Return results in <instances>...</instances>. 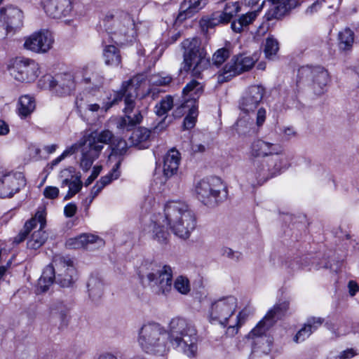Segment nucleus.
I'll return each mask as SVG.
<instances>
[{"mask_svg": "<svg viewBox=\"0 0 359 359\" xmlns=\"http://www.w3.org/2000/svg\"><path fill=\"white\" fill-rule=\"evenodd\" d=\"M252 125L253 120L245 116L239 118L234 126L235 130L239 135H245L250 132Z\"/></svg>", "mask_w": 359, "mask_h": 359, "instance_id": "nucleus-45", "label": "nucleus"}, {"mask_svg": "<svg viewBox=\"0 0 359 359\" xmlns=\"http://www.w3.org/2000/svg\"><path fill=\"white\" fill-rule=\"evenodd\" d=\"M180 161V153L175 149H170L163 157V172L165 180L176 174Z\"/></svg>", "mask_w": 359, "mask_h": 359, "instance_id": "nucleus-27", "label": "nucleus"}, {"mask_svg": "<svg viewBox=\"0 0 359 359\" xmlns=\"http://www.w3.org/2000/svg\"><path fill=\"white\" fill-rule=\"evenodd\" d=\"M120 165H121V161H118L113 167V168L111 169V170L105 176H103L100 178V180L97 182V183L95 184V185L97 187H100V189H103V188L109 184V183H111V182L114 180H116L118 178V177L120 176V170H119V168H120Z\"/></svg>", "mask_w": 359, "mask_h": 359, "instance_id": "nucleus-44", "label": "nucleus"}, {"mask_svg": "<svg viewBox=\"0 0 359 359\" xmlns=\"http://www.w3.org/2000/svg\"><path fill=\"white\" fill-rule=\"evenodd\" d=\"M172 97L170 95H168L156 104L155 112L157 116H165L168 113V111L172 108Z\"/></svg>", "mask_w": 359, "mask_h": 359, "instance_id": "nucleus-46", "label": "nucleus"}, {"mask_svg": "<svg viewBox=\"0 0 359 359\" xmlns=\"http://www.w3.org/2000/svg\"><path fill=\"white\" fill-rule=\"evenodd\" d=\"M75 169L74 167H69L67 168L63 169L60 172L58 177L60 180H73L75 178Z\"/></svg>", "mask_w": 359, "mask_h": 359, "instance_id": "nucleus-56", "label": "nucleus"}, {"mask_svg": "<svg viewBox=\"0 0 359 359\" xmlns=\"http://www.w3.org/2000/svg\"><path fill=\"white\" fill-rule=\"evenodd\" d=\"M54 39L48 30H41L29 36L24 43L26 49L37 53L48 52L53 46Z\"/></svg>", "mask_w": 359, "mask_h": 359, "instance_id": "nucleus-17", "label": "nucleus"}, {"mask_svg": "<svg viewBox=\"0 0 359 359\" xmlns=\"http://www.w3.org/2000/svg\"><path fill=\"white\" fill-rule=\"evenodd\" d=\"M76 148V146L74 145L67 148L66 150L63 151V153L60 156H59L55 159L52 161L51 163L48 165V166H49L50 170H53V168L55 165H57L59 163H60L65 158L69 155L73 154L75 152Z\"/></svg>", "mask_w": 359, "mask_h": 359, "instance_id": "nucleus-55", "label": "nucleus"}, {"mask_svg": "<svg viewBox=\"0 0 359 359\" xmlns=\"http://www.w3.org/2000/svg\"><path fill=\"white\" fill-rule=\"evenodd\" d=\"M355 34L349 27H346L338 34V46L340 50L350 51L354 43Z\"/></svg>", "mask_w": 359, "mask_h": 359, "instance_id": "nucleus-36", "label": "nucleus"}, {"mask_svg": "<svg viewBox=\"0 0 359 359\" xmlns=\"http://www.w3.org/2000/svg\"><path fill=\"white\" fill-rule=\"evenodd\" d=\"M238 308V299L233 295L223 297L214 302L208 310V319L211 323H219L226 327L229 318Z\"/></svg>", "mask_w": 359, "mask_h": 359, "instance_id": "nucleus-10", "label": "nucleus"}, {"mask_svg": "<svg viewBox=\"0 0 359 359\" xmlns=\"http://www.w3.org/2000/svg\"><path fill=\"white\" fill-rule=\"evenodd\" d=\"M195 192L197 198L209 207H215L227 198L226 188L217 177L201 180L196 185Z\"/></svg>", "mask_w": 359, "mask_h": 359, "instance_id": "nucleus-8", "label": "nucleus"}, {"mask_svg": "<svg viewBox=\"0 0 359 359\" xmlns=\"http://www.w3.org/2000/svg\"><path fill=\"white\" fill-rule=\"evenodd\" d=\"M222 254L223 256L233 260H238L241 255L240 252H235L232 249L226 247L222 248Z\"/></svg>", "mask_w": 359, "mask_h": 359, "instance_id": "nucleus-61", "label": "nucleus"}, {"mask_svg": "<svg viewBox=\"0 0 359 359\" xmlns=\"http://www.w3.org/2000/svg\"><path fill=\"white\" fill-rule=\"evenodd\" d=\"M172 81V77L170 76L157 75L152 78V82L156 86H167Z\"/></svg>", "mask_w": 359, "mask_h": 359, "instance_id": "nucleus-57", "label": "nucleus"}, {"mask_svg": "<svg viewBox=\"0 0 359 359\" xmlns=\"http://www.w3.org/2000/svg\"><path fill=\"white\" fill-rule=\"evenodd\" d=\"M43 195L46 198L55 199L59 195V189L56 187L48 186L43 190Z\"/></svg>", "mask_w": 359, "mask_h": 359, "instance_id": "nucleus-60", "label": "nucleus"}, {"mask_svg": "<svg viewBox=\"0 0 359 359\" xmlns=\"http://www.w3.org/2000/svg\"><path fill=\"white\" fill-rule=\"evenodd\" d=\"M191 104H189V102L184 101V102L178 107L174 111L173 116L175 117H180L185 113H188L189 111V109L192 107Z\"/></svg>", "mask_w": 359, "mask_h": 359, "instance_id": "nucleus-59", "label": "nucleus"}, {"mask_svg": "<svg viewBox=\"0 0 359 359\" xmlns=\"http://www.w3.org/2000/svg\"><path fill=\"white\" fill-rule=\"evenodd\" d=\"M45 222V211L43 210H38L34 217L27 221L18 234L13 238V243L18 245L23 242L27 237L30 231L36 226L37 224H41L42 226Z\"/></svg>", "mask_w": 359, "mask_h": 359, "instance_id": "nucleus-25", "label": "nucleus"}, {"mask_svg": "<svg viewBox=\"0 0 359 359\" xmlns=\"http://www.w3.org/2000/svg\"><path fill=\"white\" fill-rule=\"evenodd\" d=\"M83 186L81 175H76L69 186V190L64 200H69L80 191Z\"/></svg>", "mask_w": 359, "mask_h": 359, "instance_id": "nucleus-50", "label": "nucleus"}, {"mask_svg": "<svg viewBox=\"0 0 359 359\" xmlns=\"http://www.w3.org/2000/svg\"><path fill=\"white\" fill-rule=\"evenodd\" d=\"M207 4L206 0H184L180 7L177 20L183 22L193 17L201 11Z\"/></svg>", "mask_w": 359, "mask_h": 359, "instance_id": "nucleus-24", "label": "nucleus"}, {"mask_svg": "<svg viewBox=\"0 0 359 359\" xmlns=\"http://www.w3.org/2000/svg\"><path fill=\"white\" fill-rule=\"evenodd\" d=\"M77 210V207L75 203H69L67 204L64 208V214L67 217H73Z\"/></svg>", "mask_w": 359, "mask_h": 359, "instance_id": "nucleus-64", "label": "nucleus"}, {"mask_svg": "<svg viewBox=\"0 0 359 359\" xmlns=\"http://www.w3.org/2000/svg\"><path fill=\"white\" fill-rule=\"evenodd\" d=\"M149 271L144 272L142 269L139 277L143 284H148L158 294L167 295L172 289V270L168 265L158 266L149 264Z\"/></svg>", "mask_w": 359, "mask_h": 359, "instance_id": "nucleus-7", "label": "nucleus"}, {"mask_svg": "<svg viewBox=\"0 0 359 359\" xmlns=\"http://www.w3.org/2000/svg\"><path fill=\"white\" fill-rule=\"evenodd\" d=\"M182 46L184 48V61L180 71L190 72L192 76L201 79L203 72L210 65L206 51L196 38L184 40Z\"/></svg>", "mask_w": 359, "mask_h": 359, "instance_id": "nucleus-5", "label": "nucleus"}, {"mask_svg": "<svg viewBox=\"0 0 359 359\" xmlns=\"http://www.w3.org/2000/svg\"><path fill=\"white\" fill-rule=\"evenodd\" d=\"M151 238L160 244H165L168 241L169 233L160 220L154 222L151 231Z\"/></svg>", "mask_w": 359, "mask_h": 359, "instance_id": "nucleus-40", "label": "nucleus"}, {"mask_svg": "<svg viewBox=\"0 0 359 359\" xmlns=\"http://www.w3.org/2000/svg\"><path fill=\"white\" fill-rule=\"evenodd\" d=\"M288 13L283 5L274 6L271 8L265 15L267 20H280Z\"/></svg>", "mask_w": 359, "mask_h": 359, "instance_id": "nucleus-48", "label": "nucleus"}, {"mask_svg": "<svg viewBox=\"0 0 359 359\" xmlns=\"http://www.w3.org/2000/svg\"><path fill=\"white\" fill-rule=\"evenodd\" d=\"M265 89L259 85L250 86L239 101V109L245 114L254 112L261 103Z\"/></svg>", "mask_w": 359, "mask_h": 359, "instance_id": "nucleus-18", "label": "nucleus"}, {"mask_svg": "<svg viewBox=\"0 0 359 359\" xmlns=\"http://www.w3.org/2000/svg\"><path fill=\"white\" fill-rule=\"evenodd\" d=\"M167 339L173 348L189 357L197 351V331L189 320L173 318L168 325V332L157 323H149L139 331L138 342L142 350L150 354L163 355L167 348Z\"/></svg>", "mask_w": 359, "mask_h": 359, "instance_id": "nucleus-1", "label": "nucleus"}, {"mask_svg": "<svg viewBox=\"0 0 359 359\" xmlns=\"http://www.w3.org/2000/svg\"><path fill=\"white\" fill-rule=\"evenodd\" d=\"M255 65V60L250 56L243 55L234 56L229 62L220 70L218 81L223 83L243 72L250 70Z\"/></svg>", "mask_w": 359, "mask_h": 359, "instance_id": "nucleus-14", "label": "nucleus"}, {"mask_svg": "<svg viewBox=\"0 0 359 359\" xmlns=\"http://www.w3.org/2000/svg\"><path fill=\"white\" fill-rule=\"evenodd\" d=\"M138 81L137 79H130L123 82L120 90L116 91L113 94V97L109 98V101L104 104L105 111H107L111 107L118 104L124 99L125 107H126V101L128 98L133 108L136 107L135 99L137 96Z\"/></svg>", "mask_w": 359, "mask_h": 359, "instance_id": "nucleus-15", "label": "nucleus"}, {"mask_svg": "<svg viewBox=\"0 0 359 359\" xmlns=\"http://www.w3.org/2000/svg\"><path fill=\"white\" fill-rule=\"evenodd\" d=\"M84 81L86 83L91 84L92 89L100 88L104 82V77L100 72H94L90 76L84 77Z\"/></svg>", "mask_w": 359, "mask_h": 359, "instance_id": "nucleus-51", "label": "nucleus"}, {"mask_svg": "<svg viewBox=\"0 0 359 359\" xmlns=\"http://www.w3.org/2000/svg\"><path fill=\"white\" fill-rule=\"evenodd\" d=\"M87 287L89 296L93 300H97L102 297L104 284L99 277L91 276L88 281Z\"/></svg>", "mask_w": 359, "mask_h": 359, "instance_id": "nucleus-39", "label": "nucleus"}, {"mask_svg": "<svg viewBox=\"0 0 359 359\" xmlns=\"http://www.w3.org/2000/svg\"><path fill=\"white\" fill-rule=\"evenodd\" d=\"M38 86L41 88L48 89L58 96L69 95L76 88L74 76L69 73L55 76L46 74L39 79Z\"/></svg>", "mask_w": 359, "mask_h": 359, "instance_id": "nucleus-11", "label": "nucleus"}, {"mask_svg": "<svg viewBox=\"0 0 359 359\" xmlns=\"http://www.w3.org/2000/svg\"><path fill=\"white\" fill-rule=\"evenodd\" d=\"M203 91V84L196 80H192L182 90L183 99L191 105L197 106V100L202 95Z\"/></svg>", "mask_w": 359, "mask_h": 359, "instance_id": "nucleus-28", "label": "nucleus"}, {"mask_svg": "<svg viewBox=\"0 0 359 359\" xmlns=\"http://www.w3.org/2000/svg\"><path fill=\"white\" fill-rule=\"evenodd\" d=\"M126 101V107H124L123 111L125 116L121 117L116 122V127L123 130H131L134 126L142 122L143 118L142 111L139 107L133 108L131 103Z\"/></svg>", "mask_w": 359, "mask_h": 359, "instance_id": "nucleus-20", "label": "nucleus"}, {"mask_svg": "<svg viewBox=\"0 0 359 359\" xmlns=\"http://www.w3.org/2000/svg\"><path fill=\"white\" fill-rule=\"evenodd\" d=\"M34 98L29 95H22L18 100L17 113L21 118L29 116L35 109Z\"/></svg>", "mask_w": 359, "mask_h": 359, "instance_id": "nucleus-33", "label": "nucleus"}, {"mask_svg": "<svg viewBox=\"0 0 359 359\" xmlns=\"http://www.w3.org/2000/svg\"><path fill=\"white\" fill-rule=\"evenodd\" d=\"M163 222L175 236L182 239L189 238L196 226L194 212L182 201H169L165 203Z\"/></svg>", "mask_w": 359, "mask_h": 359, "instance_id": "nucleus-2", "label": "nucleus"}, {"mask_svg": "<svg viewBox=\"0 0 359 359\" xmlns=\"http://www.w3.org/2000/svg\"><path fill=\"white\" fill-rule=\"evenodd\" d=\"M250 315V311L244 309L241 311L236 316V324L229 325L226 328V334L229 337H234L243 325L245 324L248 317Z\"/></svg>", "mask_w": 359, "mask_h": 359, "instance_id": "nucleus-41", "label": "nucleus"}, {"mask_svg": "<svg viewBox=\"0 0 359 359\" xmlns=\"http://www.w3.org/2000/svg\"><path fill=\"white\" fill-rule=\"evenodd\" d=\"M341 265V261H327L325 262V265H323V268L330 269V271L333 272H337L339 271L340 267Z\"/></svg>", "mask_w": 359, "mask_h": 359, "instance_id": "nucleus-62", "label": "nucleus"}, {"mask_svg": "<svg viewBox=\"0 0 359 359\" xmlns=\"http://www.w3.org/2000/svg\"><path fill=\"white\" fill-rule=\"evenodd\" d=\"M104 23L109 38L117 44L132 41L136 36L134 19L123 10L108 11L104 18Z\"/></svg>", "mask_w": 359, "mask_h": 359, "instance_id": "nucleus-4", "label": "nucleus"}, {"mask_svg": "<svg viewBox=\"0 0 359 359\" xmlns=\"http://www.w3.org/2000/svg\"><path fill=\"white\" fill-rule=\"evenodd\" d=\"M227 23L222 16L221 11L213 13L210 17L202 18L200 22L202 28L208 29L215 27L220 24Z\"/></svg>", "mask_w": 359, "mask_h": 359, "instance_id": "nucleus-42", "label": "nucleus"}, {"mask_svg": "<svg viewBox=\"0 0 359 359\" xmlns=\"http://www.w3.org/2000/svg\"><path fill=\"white\" fill-rule=\"evenodd\" d=\"M10 74L22 83L34 81L39 75V65L33 60L17 58L9 68Z\"/></svg>", "mask_w": 359, "mask_h": 359, "instance_id": "nucleus-12", "label": "nucleus"}, {"mask_svg": "<svg viewBox=\"0 0 359 359\" xmlns=\"http://www.w3.org/2000/svg\"><path fill=\"white\" fill-rule=\"evenodd\" d=\"M198 116V107L192 106L183 121V128L189 130L194 127Z\"/></svg>", "mask_w": 359, "mask_h": 359, "instance_id": "nucleus-49", "label": "nucleus"}, {"mask_svg": "<svg viewBox=\"0 0 359 359\" xmlns=\"http://www.w3.org/2000/svg\"><path fill=\"white\" fill-rule=\"evenodd\" d=\"M324 322V318L320 317L308 318L304 326L297 332L293 338L294 341L300 343L306 340L313 332H315Z\"/></svg>", "mask_w": 359, "mask_h": 359, "instance_id": "nucleus-26", "label": "nucleus"}, {"mask_svg": "<svg viewBox=\"0 0 359 359\" xmlns=\"http://www.w3.org/2000/svg\"><path fill=\"white\" fill-rule=\"evenodd\" d=\"M240 9L241 7L238 1L227 3L221 13L228 23L240 11Z\"/></svg>", "mask_w": 359, "mask_h": 359, "instance_id": "nucleus-47", "label": "nucleus"}, {"mask_svg": "<svg viewBox=\"0 0 359 359\" xmlns=\"http://www.w3.org/2000/svg\"><path fill=\"white\" fill-rule=\"evenodd\" d=\"M328 81V72L321 66L305 65L298 69L297 83L311 86L316 95H321L325 92Z\"/></svg>", "mask_w": 359, "mask_h": 359, "instance_id": "nucleus-9", "label": "nucleus"}, {"mask_svg": "<svg viewBox=\"0 0 359 359\" xmlns=\"http://www.w3.org/2000/svg\"><path fill=\"white\" fill-rule=\"evenodd\" d=\"M253 169L248 174L247 178L252 186L262 184L271 178L280 174L288 168L290 164L287 158L278 156L252 160Z\"/></svg>", "mask_w": 359, "mask_h": 359, "instance_id": "nucleus-6", "label": "nucleus"}, {"mask_svg": "<svg viewBox=\"0 0 359 359\" xmlns=\"http://www.w3.org/2000/svg\"><path fill=\"white\" fill-rule=\"evenodd\" d=\"M114 135L109 130H103L102 131H93L86 137L84 143L93 149H99L101 153L104 144H111Z\"/></svg>", "mask_w": 359, "mask_h": 359, "instance_id": "nucleus-23", "label": "nucleus"}, {"mask_svg": "<svg viewBox=\"0 0 359 359\" xmlns=\"http://www.w3.org/2000/svg\"><path fill=\"white\" fill-rule=\"evenodd\" d=\"M112 153L117 155H123L127 150V142L121 138H114L111 144Z\"/></svg>", "mask_w": 359, "mask_h": 359, "instance_id": "nucleus-53", "label": "nucleus"}, {"mask_svg": "<svg viewBox=\"0 0 359 359\" xmlns=\"http://www.w3.org/2000/svg\"><path fill=\"white\" fill-rule=\"evenodd\" d=\"M81 152L82 157L80 166L84 171H87L90 168L94 161L99 157L100 154L99 153V149H93L86 143H83Z\"/></svg>", "mask_w": 359, "mask_h": 359, "instance_id": "nucleus-34", "label": "nucleus"}, {"mask_svg": "<svg viewBox=\"0 0 359 359\" xmlns=\"http://www.w3.org/2000/svg\"><path fill=\"white\" fill-rule=\"evenodd\" d=\"M266 109L263 107L259 108L256 114V125L258 127H260L264 124L266 120Z\"/></svg>", "mask_w": 359, "mask_h": 359, "instance_id": "nucleus-63", "label": "nucleus"}, {"mask_svg": "<svg viewBox=\"0 0 359 359\" xmlns=\"http://www.w3.org/2000/svg\"><path fill=\"white\" fill-rule=\"evenodd\" d=\"M76 276V271L73 262L69 257L56 255L53 264H48L43 269L38 280L37 290L46 292L54 282L63 287H70Z\"/></svg>", "mask_w": 359, "mask_h": 359, "instance_id": "nucleus-3", "label": "nucleus"}, {"mask_svg": "<svg viewBox=\"0 0 359 359\" xmlns=\"http://www.w3.org/2000/svg\"><path fill=\"white\" fill-rule=\"evenodd\" d=\"M279 50V43L273 36L266 39L264 53L269 60H273Z\"/></svg>", "mask_w": 359, "mask_h": 359, "instance_id": "nucleus-43", "label": "nucleus"}, {"mask_svg": "<svg viewBox=\"0 0 359 359\" xmlns=\"http://www.w3.org/2000/svg\"><path fill=\"white\" fill-rule=\"evenodd\" d=\"M22 12L12 6L0 10V26H6V30L15 31L22 26Z\"/></svg>", "mask_w": 359, "mask_h": 359, "instance_id": "nucleus-21", "label": "nucleus"}, {"mask_svg": "<svg viewBox=\"0 0 359 359\" xmlns=\"http://www.w3.org/2000/svg\"><path fill=\"white\" fill-rule=\"evenodd\" d=\"M151 131L146 128L139 127L135 130L130 140L131 144L139 149H147L149 147Z\"/></svg>", "mask_w": 359, "mask_h": 359, "instance_id": "nucleus-30", "label": "nucleus"}, {"mask_svg": "<svg viewBox=\"0 0 359 359\" xmlns=\"http://www.w3.org/2000/svg\"><path fill=\"white\" fill-rule=\"evenodd\" d=\"M25 184V180L21 173L0 172V198L12 197Z\"/></svg>", "mask_w": 359, "mask_h": 359, "instance_id": "nucleus-16", "label": "nucleus"}, {"mask_svg": "<svg viewBox=\"0 0 359 359\" xmlns=\"http://www.w3.org/2000/svg\"><path fill=\"white\" fill-rule=\"evenodd\" d=\"M250 154L255 158L260 157L262 158H266L274 156L287 158L283 154L280 144L266 142L262 140H257L252 143Z\"/></svg>", "mask_w": 359, "mask_h": 359, "instance_id": "nucleus-19", "label": "nucleus"}, {"mask_svg": "<svg viewBox=\"0 0 359 359\" xmlns=\"http://www.w3.org/2000/svg\"><path fill=\"white\" fill-rule=\"evenodd\" d=\"M46 13L53 18L60 19L72 11L71 0H41Z\"/></svg>", "mask_w": 359, "mask_h": 359, "instance_id": "nucleus-22", "label": "nucleus"}, {"mask_svg": "<svg viewBox=\"0 0 359 359\" xmlns=\"http://www.w3.org/2000/svg\"><path fill=\"white\" fill-rule=\"evenodd\" d=\"M46 221L45 220L44 224L41 226L39 224V230L34 231L30 238L27 243V248L31 250H37L41 248L46 241L48 238V234L43 231V228L46 226Z\"/></svg>", "mask_w": 359, "mask_h": 359, "instance_id": "nucleus-38", "label": "nucleus"}, {"mask_svg": "<svg viewBox=\"0 0 359 359\" xmlns=\"http://www.w3.org/2000/svg\"><path fill=\"white\" fill-rule=\"evenodd\" d=\"M102 191L100 187H97L95 184L93 187L90 191V194L84 201L83 203L86 206V209L89 208L94 198L100 194Z\"/></svg>", "mask_w": 359, "mask_h": 359, "instance_id": "nucleus-58", "label": "nucleus"}, {"mask_svg": "<svg viewBox=\"0 0 359 359\" xmlns=\"http://www.w3.org/2000/svg\"><path fill=\"white\" fill-rule=\"evenodd\" d=\"M174 287L182 294H187L190 291L189 280L182 276H178L174 282Z\"/></svg>", "mask_w": 359, "mask_h": 359, "instance_id": "nucleus-52", "label": "nucleus"}, {"mask_svg": "<svg viewBox=\"0 0 359 359\" xmlns=\"http://www.w3.org/2000/svg\"><path fill=\"white\" fill-rule=\"evenodd\" d=\"M104 63L107 66L118 67L121 62L120 50L114 45H105L103 49Z\"/></svg>", "mask_w": 359, "mask_h": 359, "instance_id": "nucleus-35", "label": "nucleus"}, {"mask_svg": "<svg viewBox=\"0 0 359 359\" xmlns=\"http://www.w3.org/2000/svg\"><path fill=\"white\" fill-rule=\"evenodd\" d=\"M271 327L260 320L246 336L248 343L251 346L252 352H261L267 354L271 351L272 338L267 334Z\"/></svg>", "mask_w": 359, "mask_h": 359, "instance_id": "nucleus-13", "label": "nucleus"}, {"mask_svg": "<svg viewBox=\"0 0 359 359\" xmlns=\"http://www.w3.org/2000/svg\"><path fill=\"white\" fill-rule=\"evenodd\" d=\"M257 14L255 11L243 14L238 19L233 20L231 28L235 33H241L248 29V27L256 19Z\"/></svg>", "mask_w": 359, "mask_h": 359, "instance_id": "nucleus-32", "label": "nucleus"}, {"mask_svg": "<svg viewBox=\"0 0 359 359\" xmlns=\"http://www.w3.org/2000/svg\"><path fill=\"white\" fill-rule=\"evenodd\" d=\"M68 308L60 300H55L52 302L50 307V314L51 318H57L60 322V327H66L67 325Z\"/></svg>", "mask_w": 359, "mask_h": 359, "instance_id": "nucleus-31", "label": "nucleus"}, {"mask_svg": "<svg viewBox=\"0 0 359 359\" xmlns=\"http://www.w3.org/2000/svg\"><path fill=\"white\" fill-rule=\"evenodd\" d=\"M99 241L101 244L103 241L97 236L93 234H82L74 238H71L67 241V245L72 248H87L90 243H94Z\"/></svg>", "mask_w": 359, "mask_h": 359, "instance_id": "nucleus-37", "label": "nucleus"}, {"mask_svg": "<svg viewBox=\"0 0 359 359\" xmlns=\"http://www.w3.org/2000/svg\"><path fill=\"white\" fill-rule=\"evenodd\" d=\"M229 57V51L222 48L217 50L212 55V63L214 65L220 66Z\"/></svg>", "mask_w": 359, "mask_h": 359, "instance_id": "nucleus-54", "label": "nucleus"}, {"mask_svg": "<svg viewBox=\"0 0 359 359\" xmlns=\"http://www.w3.org/2000/svg\"><path fill=\"white\" fill-rule=\"evenodd\" d=\"M289 309V302L284 301L276 304L272 309H271L262 320L264 321V324L268 327H272L274 323L283 318Z\"/></svg>", "mask_w": 359, "mask_h": 359, "instance_id": "nucleus-29", "label": "nucleus"}]
</instances>
